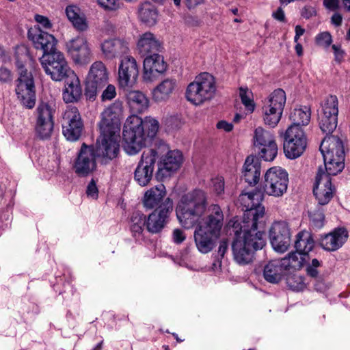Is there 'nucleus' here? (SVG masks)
Wrapping results in <instances>:
<instances>
[{"instance_id": "e2e57ef3", "label": "nucleus", "mask_w": 350, "mask_h": 350, "mask_svg": "<svg viewBox=\"0 0 350 350\" xmlns=\"http://www.w3.org/2000/svg\"><path fill=\"white\" fill-rule=\"evenodd\" d=\"M317 12L315 9L312 6L306 5L301 10V16L304 18L308 19L312 16L316 15Z\"/></svg>"}, {"instance_id": "603ef678", "label": "nucleus", "mask_w": 350, "mask_h": 350, "mask_svg": "<svg viewBox=\"0 0 350 350\" xmlns=\"http://www.w3.org/2000/svg\"><path fill=\"white\" fill-rule=\"evenodd\" d=\"M117 95L116 88L112 84H108L101 94L103 102L109 101L113 99Z\"/></svg>"}, {"instance_id": "dca6fc26", "label": "nucleus", "mask_w": 350, "mask_h": 350, "mask_svg": "<svg viewBox=\"0 0 350 350\" xmlns=\"http://www.w3.org/2000/svg\"><path fill=\"white\" fill-rule=\"evenodd\" d=\"M174 203L167 198L158 208L154 209L146 221V228L152 234L160 232L166 225L169 216L173 211Z\"/></svg>"}, {"instance_id": "8fccbe9b", "label": "nucleus", "mask_w": 350, "mask_h": 350, "mask_svg": "<svg viewBox=\"0 0 350 350\" xmlns=\"http://www.w3.org/2000/svg\"><path fill=\"white\" fill-rule=\"evenodd\" d=\"M273 150L271 152L269 146L260 148L258 150L259 156L266 161H272L278 154V146L276 143L273 144Z\"/></svg>"}, {"instance_id": "ddd939ff", "label": "nucleus", "mask_w": 350, "mask_h": 350, "mask_svg": "<svg viewBox=\"0 0 350 350\" xmlns=\"http://www.w3.org/2000/svg\"><path fill=\"white\" fill-rule=\"evenodd\" d=\"M338 101L336 96H328L321 104L319 113V127L323 133L330 134L338 124Z\"/></svg>"}, {"instance_id": "b1692460", "label": "nucleus", "mask_w": 350, "mask_h": 350, "mask_svg": "<svg viewBox=\"0 0 350 350\" xmlns=\"http://www.w3.org/2000/svg\"><path fill=\"white\" fill-rule=\"evenodd\" d=\"M28 38L33 42L35 48L43 51V54L56 49L55 37L41 30L40 28L29 30Z\"/></svg>"}, {"instance_id": "f03ea898", "label": "nucleus", "mask_w": 350, "mask_h": 350, "mask_svg": "<svg viewBox=\"0 0 350 350\" xmlns=\"http://www.w3.org/2000/svg\"><path fill=\"white\" fill-rule=\"evenodd\" d=\"M99 123L100 135L97 139L98 155L103 158V162L116 158L119 151L118 135L121 120L123 119L122 103L116 100L107 107L101 113Z\"/></svg>"}, {"instance_id": "bf43d9fd", "label": "nucleus", "mask_w": 350, "mask_h": 350, "mask_svg": "<svg viewBox=\"0 0 350 350\" xmlns=\"http://www.w3.org/2000/svg\"><path fill=\"white\" fill-rule=\"evenodd\" d=\"M185 235L182 230L175 229L173 231V240L176 243H181L185 240Z\"/></svg>"}, {"instance_id": "1a4fd4ad", "label": "nucleus", "mask_w": 350, "mask_h": 350, "mask_svg": "<svg viewBox=\"0 0 350 350\" xmlns=\"http://www.w3.org/2000/svg\"><path fill=\"white\" fill-rule=\"evenodd\" d=\"M288 184L287 172L280 167H272L264 175L262 189L264 194L279 198L286 192Z\"/></svg>"}, {"instance_id": "2f4dec72", "label": "nucleus", "mask_w": 350, "mask_h": 350, "mask_svg": "<svg viewBox=\"0 0 350 350\" xmlns=\"http://www.w3.org/2000/svg\"><path fill=\"white\" fill-rule=\"evenodd\" d=\"M126 98L131 108L137 113H142L148 107V100L140 91H129Z\"/></svg>"}, {"instance_id": "c756f323", "label": "nucleus", "mask_w": 350, "mask_h": 350, "mask_svg": "<svg viewBox=\"0 0 350 350\" xmlns=\"http://www.w3.org/2000/svg\"><path fill=\"white\" fill-rule=\"evenodd\" d=\"M177 86L176 80L166 79L156 86L152 91L153 99L157 102L166 100Z\"/></svg>"}, {"instance_id": "338daca9", "label": "nucleus", "mask_w": 350, "mask_h": 350, "mask_svg": "<svg viewBox=\"0 0 350 350\" xmlns=\"http://www.w3.org/2000/svg\"><path fill=\"white\" fill-rule=\"evenodd\" d=\"M272 16L277 21L280 22H285L286 17L284 14V12L282 8H278L276 12H273Z\"/></svg>"}, {"instance_id": "4468645a", "label": "nucleus", "mask_w": 350, "mask_h": 350, "mask_svg": "<svg viewBox=\"0 0 350 350\" xmlns=\"http://www.w3.org/2000/svg\"><path fill=\"white\" fill-rule=\"evenodd\" d=\"M157 157L158 152L152 148L145 150L142 154L134 172V180L139 185L144 187L150 182Z\"/></svg>"}, {"instance_id": "72a5a7b5", "label": "nucleus", "mask_w": 350, "mask_h": 350, "mask_svg": "<svg viewBox=\"0 0 350 350\" xmlns=\"http://www.w3.org/2000/svg\"><path fill=\"white\" fill-rule=\"evenodd\" d=\"M314 246V241L310 232L302 230L297 234L295 241V247L297 252L306 256Z\"/></svg>"}, {"instance_id": "cd10ccee", "label": "nucleus", "mask_w": 350, "mask_h": 350, "mask_svg": "<svg viewBox=\"0 0 350 350\" xmlns=\"http://www.w3.org/2000/svg\"><path fill=\"white\" fill-rule=\"evenodd\" d=\"M242 178L250 186L256 185L260 179V164L254 156H248L242 170Z\"/></svg>"}, {"instance_id": "ea45409f", "label": "nucleus", "mask_w": 350, "mask_h": 350, "mask_svg": "<svg viewBox=\"0 0 350 350\" xmlns=\"http://www.w3.org/2000/svg\"><path fill=\"white\" fill-rule=\"evenodd\" d=\"M83 122L81 116L76 107L68 106L63 113L62 126L70 129V125L76 123Z\"/></svg>"}, {"instance_id": "0eeeda50", "label": "nucleus", "mask_w": 350, "mask_h": 350, "mask_svg": "<svg viewBox=\"0 0 350 350\" xmlns=\"http://www.w3.org/2000/svg\"><path fill=\"white\" fill-rule=\"evenodd\" d=\"M16 66L18 74V78L16 81V94L23 105L28 109H31L36 104V91L33 75L25 68L22 62L17 60Z\"/></svg>"}, {"instance_id": "f704fd0d", "label": "nucleus", "mask_w": 350, "mask_h": 350, "mask_svg": "<svg viewBox=\"0 0 350 350\" xmlns=\"http://www.w3.org/2000/svg\"><path fill=\"white\" fill-rule=\"evenodd\" d=\"M254 145L256 148L259 149L267 146H269L271 152L273 150V144L275 143L274 136L262 127L255 129L254 135Z\"/></svg>"}, {"instance_id": "4d7b16f0", "label": "nucleus", "mask_w": 350, "mask_h": 350, "mask_svg": "<svg viewBox=\"0 0 350 350\" xmlns=\"http://www.w3.org/2000/svg\"><path fill=\"white\" fill-rule=\"evenodd\" d=\"M12 80V75L10 70L6 68H0V81L9 83Z\"/></svg>"}, {"instance_id": "864d4df0", "label": "nucleus", "mask_w": 350, "mask_h": 350, "mask_svg": "<svg viewBox=\"0 0 350 350\" xmlns=\"http://www.w3.org/2000/svg\"><path fill=\"white\" fill-rule=\"evenodd\" d=\"M98 5L107 11H116L120 8L118 0H97Z\"/></svg>"}, {"instance_id": "7ed1b4c3", "label": "nucleus", "mask_w": 350, "mask_h": 350, "mask_svg": "<svg viewBox=\"0 0 350 350\" xmlns=\"http://www.w3.org/2000/svg\"><path fill=\"white\" fill-rule=\"evenodd\" d=\"M159 130V122L150 117L144 120L137 116L132 115L124 125L122 137L123 148L129 154H135L151 141Z\"/></svg>"}, {"instance_id": "9b49d317", "label": "nucleus", "mask_w": 350, "mask_h": 350, "mask_svg": "<svg viewBox=\"0 0 350 350\" xmlns=\"http://www.w3.org/2000/svg\"><path fill=\"white\" fill-rule=\"evenodd\" d=\"M109 72L105 64L101 61L94 62L90 68L86 78L85 95L89 98L96 96L108 83Z\"/></svg>"}, {"instance_id": "a878e982", "label": "nucleus", "mask_w": 350, "mask_h": 350, "mask_svg": "<svg viewBox=\"0 0 350 350\" xmlns=\"http://www.w3.org/2000/svg\"><path fill=\"white\" fill-rule=\"evenodd\" d=\"M65 87L63 91V99L66 103L78 101L82 95V89L79 79L75 72L67 75L65 79Z\"/></svg>"}, {"instance_id": "5fc2aeb1", "label": "nucleus", "mask_w": 350, "mask_h": 350, "mask_svg": "<svg viewBox=\"0 0 350 350\" xmlns=\"http://www.w3.org/2000/svg\"><path fill=\"white\" fill-rule=\"evenodd\" d=\"M332 41V36L328 32L321 33L316 37L317 44L321 46L328 47Z\"/></svg>"}, {"instance_id": "58836bf2", "label": "nucleus", "mask_w": 350, "mask_h": 350, "mask_svg": "<svg viewBox=\"0 0 350 350\" xmlns=\"http://www.w3.org/2000/svg\"><path fill=\"white\" fill-rule=\"evenodd\" d=\"M286 93L280 88L275 90L264 101V103L270 105L277 109L278 111H283L286 103Z\"/></svg>"}, {"instance_id": "052dcab7", "label": "nucleus", "mask_w": 350, "mask_h": 350, "mask_svg": "<svg viewBox=\"0 0 350 350\" xmlns=\"http://www.w3.org/2000/svg\"><path fill=\"white\" fill-rule=\"evenodd\" d=\"M314 285L316 291L319 292H324L328 288V286L325 283L321 277L315 278Z\"/></svg>"}, {"instance_id": "aec40b11", "label": "nucleus", "mask_w": 350, "mask_h": 350, "mask_svg": "<svg viewBox=\"0 0 350 350\" xmlns=\"http://www.w3.org/2000/svg\"><path fill=\"white\" fill-rule=\"evenodd\" d=\"M103 57L108 60L121 58L129 52V43L118 38L107 39L100 45Z\"/></svg>"}, {"instance_id": "774afa93", "label": "nucleus", "mask_w": 350, "mask_h": 350, "mask_svg": "<svg viewBox=\"0 0 350 350\" xmlns=\"http://www.w3.org/2000/svg\"><path fill=\"white\" fill-rule=\"evenodd\" d=\"M332 49L334 50L335 59L337 61H340L343 58L344 51L340 49V46L333 44Z\"/></svg>"}, {"instance_id": "e433bc0d", "label": "nucleus", "mask_w": 350, "mask_h": 350, "mask_svg": "<svg viewBox=\"0 0 350 350\" xmlns=\"http://www.w3.org/2000/svg\"><path fill=\"white\" fill-rule=\"evenodd\" d=\"M66 14L68 20L77 30L83 31L88 29V24L83 16L81 15L79 8L76 5H68L66 8Z\"/></svg>"}, {"instance_id": "393cba45", "label": "nucleus", "mask_w": 350, "mask_h": 350, "mask_svg": "<svg viewBox=\"0 0 350 350\" xmlns=\"http://www.w3.org/2000/svg\"><path fill=\"white\" fill-rule=\"evenodd\" d=\"M166 189L163 184L155 185L145 193L142 198L144 206L147 209L158 208L165 202L166 198Z\"/></svg>"}, {"instance_id": "20e7f679", "label": "nucleus", "mask_w": 350, "mask_h": 350, "mask_svg": "<svg viewBox=\"0 0 350 350\" xmlns=\"http://www.w3.org/2000/svg\"><path fill=\"white\" fill-rule=\"evenodd\" d=\"M224 223V214L217 204L208 208V215L199 223L193 232L196 247L203 254L211 252L216 246Z\"/></svg>"}, {"instance_id": "3c124183", "label": "nucleus", "mask_w": 350, "mask_h": 350, "mask_svg": "<svg viewBox=\"0 0 350 350\" xmlns=\"http://www.w3.org/2000/svg\"><path fill=\"white\" fill-rule=\"evenodd\" d=\"M283 111H275L273 113H263V120L265 124L275 127L280 122Z\"/></svg>"}, {"instance_id": "5701e85b", "label": "nucleus", "mask_w": 350, "mask_h": 350, "mask_svg": "<svg viewBox=\"0 0 350 350\" xmlns=\"http://www.w3.org/2000/svg\"><path fill=\"white\" fill-rule=\"evenodd\" d=\"M321 142L320 150L323 159L332 160L331 158H345L344 145L341 139L335 135H328Z\"/></svg>"}, {"instance_id": "69168bd1", "label": "nucleus", "mask_w": 350, "mask_h": 350, "mask_svg": "<svg viewBox=\"0 0 350 350\" xmlns=\"http://www.w3.org/2000/svg\"><path fill=\"white\" fill-rule=\"evenodd\" d=\"M228 247V243L227 239H222L219 245L218 248V254L220 256L221 258H223L224 256V254H226L227 250Z\"/></svg>"}, {"instance_id": "49530a36", "label": "nucleus", "mask_w": 350, "mask_h": 350, "mask_svg": "<svg viewBox=\"0 0 350 350\" xmlns=\"http://www.w3.org/2000/svg\"><path fill=\"white\" fill-rule=\"evenodd\" d=\"M36 121L53 122V110L48 103H40L36 109Z\"/></svg>"}, {"instance_id": "4c0bfd02", "label": "nucleus", "mask_w": 350, "mask_h": 350, "mask_svg": "<svg viewBox=\"0 0 350 350\" xmlns=\"http://www.w3.org/2000/svg\"><path fill=\"white\" fill-rule=\"evenodd\" d=\"M310 109L307 107L295 109L290 114V120L292 122L291 126L301 128V126L308 124L310 120Z\"/></svg>"}, {"instance_id": "6ab92c4d", "label": "nucleus", "mask_w": 350, "mask_h": 350, "mask_svg": "<svg viewBox=\"0 0 350 350\" xmlns=\"http://www.w3.org/2000/svg\"><path fill=\"white\" fill-rule=\"evenodd\" d=\"M139 67L135 59L127 55L122 59L118 67V81L120 88H131L137 81Z\"/></svg>"}, {"instance_id": "6e6d98bb", "label": "nucleus", "mask_w": 350, "mask_h": 350, "mask_svg": "<svg viewBox=\"0 0 350 350\" xmlns=\"http://www.w3.org/2000/svg\"><path fill=\"white\" fill-rule=\"evenodd\" d=\"M213 188L214 191L219 195L224 191V181L221 177H217L212 180Z\"/></svg>"}, {"instance_id": "09e8293b", "label": "nucleus", "mask_w": 350, "mask_h": 350, "mask_svg": "<svg viewBox=\"0 0 350 350\" xmlns=\"http://www.w3.org/2000/svg\"><path fill=\"white\" fill-rule=\"evenodd\" d=\"M250 94L251 92L248 91L247 88L242 87L239 88V96L242 103L250 112H253L255 108V104L254 100L251 98Z\"/></svg>"}, {"instance_id": "c85d7f7f", "label": "nucleus", "mask_w": 350, "mask_h": 350, "mask_svg": "<svg viewBox=\"0 0 350 350\" xmlns=\"http://www.w3.org/2000/svg\"><path fill=\"white\" fill-rule=\"evenodd\" d=\"M161 44L151 32L143 33L137 42V49L142 56L148 55L159 53L161 50Z\"/></svg>"}, {"instance_id": "c03bdc74", "label": "nucleus", "mask_w": 350, "mask_h": 350, "mask_svg": "<svg viewBox=\"0 0 350 350\" xmlns=\"http://www.w3.org/2000/svg\"><path fill=\"white\" fill-rule=\"evenodd\" d=\"M146 216L141 212H134L131 219V230L134 234H140L146 226Z\"/></svg>"}, {"instance_id": "a211bd4d", "label": "nucleus", "mask_w": 350, "mask_h": 350, "mask_svg": "<svg viewBox=\"0 0 350 350\" xmlns=\"http://www.w3.org/2000/svg\"><path fill=\"white\" fill-rule=\"evenodd\" d=\"M334 191L331 177L325 173L322 167H319L313 188V193L318 201V204L323 206L328 204L333 198Z\"/></svg>"}, {"instance_id": "f8f14e48", "label": "nucleus", "mask_w": 350, "mask_h": 350, "mask_svg": "<svg viewBox=\"0 0 350 350\" xmlns=\"http://www.w3.org/2000/svg\"><path fill=\"white\" fill-rule=\"evenodd\" d=\"M284 152L288 159H296L305 151L307 140L301 128L289 126L284 135Z\"/></svg>"}, {"instance_id": "79ce46f5", "label": "nucleus", "mask_w": 350, "mask_h": 350, "mask_svg": "<svg viewBox=\"0 0 350 350\" xmlns=\"http://www.w3.org/2000/svg\"><path fill=\"white\" fill-rule=\"evenodd\" d=\"M308 216L311 225L316 228H321L324 226L325 215L321 205H316L308 210Z\"/></svg>"}, {"instance_id": "423d86ee", "label": "nucleus", "mask_w": 350, "mask_h": 350, "mask_svg": "<svg viewBox=\"0 0 350 350\" xmlns=\"http://www.w3.org/2000/svg\"><path fill=\"white\" fill-rule=\"evenodd\" d=\"M216 92L214 77L208 73L202 72L196 77L186 90L185 96L189 102L198 105L213 98Z\"/></svg>"}, {"instance_id": "f3484780", "label": "nucleus", "mask_w": 350, "mask_h": 350, "mask_svg": "<svg viewBox=\"0 0 350 350\" xmlns=\"http://www.w3.org/2000/svg\"><path fill=\"white\" fill-rule=\"evenodd\" d=\"M269 235L271 244L275 251L283 253L288 250L291 243V232L287 222H273L269 229Z\"/></svg>"}, {"instance_id": "c9c22d12", "label": "nucleus", "mask_w": 350, "mask_h": 350, "mask_svg": "<svg viewBox=\"0 0 350 350\" xmlns=\"http://www.w3.org/2000/svg\"><path fill=\"white\" fill-rule=\"evenodd\" d=\"M306 257V255L296 251L289 253L280 261L284 270H299L303 267Z\"/></svg>"}, {"instance_id": "473e14b6", "label": "nucleus", "mask_w": 350, "mask_h": 350, "mask_svg": "<svg viewBox=\"0 0 350 350\" xmlns=\"http://www.w3.org/2000/svg\"><path fill=\"white\" fill-rule=\"evenodd\" d=\"M138 14L140 21L148 26L154 25L157 21V9L150 2H144L141 4Z\"/></svg>"}, {"instance_id": "6e6552de", "label": "nucleus", "mask_w": 350, "mask_h": 350, "mask_svg": "<svg viewBox=\"0 0 350 350\" xmlns=\"http://www.w3.org/2000/svg\"><path fill=\"white\" fill-rule=\"evenodd\" d=\"M40 62L45 72L55 81H63L67 75L74 72L63 53L57 49L44 53Z\"/></svg>"}, {"instance_id": "bb28decb", "label": "nucleus", "mask_w": 350, "mask_h": 350, "mask_svg": "<svg viewBox=\"0 0 350 350\" xmlns=\"http://www.w3.org/2000/svg\"><path fill=\"white\" fill-rule=\"evenodd\" d=\"M348 237L346 229L340 228L334 230L332 232L325 234L320 241L321 246L327 251H336L339 249Z\"/></svg>"}, {"instance_id": "f257e3e1", "label": "nucleus", "mask_w": 350, "mask_h": 350, "mask_svg": "<svg viewBox=\"0 0 350 350\" xmlns=\"http://www.w3.org/2000/svg\"><path fill=\"white\" fill-rule=\"evenodd\" d=\"M255 196L253 193H247L241 195L239 198L246 207L240 224L243 236L238 235V231L235 232L237 238L232 244V249L234 260L241 265L252 262L254 252L265 245L263 233L258 230V225L261 222L260 219L263 218L265 208L253 202Z\"/></svg>"}, {"instance_id": "de8ad7c7", "label": "nucleus", "mask_w": 350, "mask_h": 350, "mask_svg": "<svg viewBox=\"0 0 350 350\" xmlns=\"http://www.w3.org/2000/svg\"><path fill=\"white\" fill-rule=\"evenodd\" d=\"M286 283L290 288L296 291H302L306 287L304 278L299 274L288 276Z\"/></svg>"}, {"instance_id": "39448f33", "label": "nucleus", "mask_w": 350, "mask_h": 350, "mask_svg": "<svg viewBox=\"0 0 350 350\" xmlns=\"http://www.w3.org/2000/svg\"><path fill=\"white\" fill-rule=\"evenodd\" d=\"M206 206V194L201 189H195L183 195L176 207L179 223L185 228H191L204 215Z\"/></svg>"}, {"instance_id": "412c9836", "label": "nucleus", "mask_w": 350, "mask_h": 350, "mask_svg": "<svg viewBox=\"0 0 350 350\" xmlns=\"http://www.w3.org/2000/svg\"><path fill=\"white\" fill-rule=\"evenodd\" d=\"M166 69L167 64L159 53L148 55L144 60L143 79L151 82L157 75L163 73Z\"/></svg>"}, {"instance_id": "37998d69", "label": "nucleus", "mask_w": 350, "mask_h": 350, "mask_svg": "<svg viewBox=\"0 0 350 350\" xmlns=\"http://www.w3.org/2000/svg\"><path fill=\"white\" fill-rule=\"evenodd\" d=\"M70 129L66 126H62V133L65 137L72 142H75L81 137L83 130V122L71 124Z\"/></svg>"}, {"instance_id": "a19ab883", "label": "nucleus", "mask_w": 350, "mask_h": 350, "mask_svg": "<svg viewBox=\"0 0 350 350\" xmlns=\"http://www.w3.org/2000/svg\"><path fill=\"white\" fill-rule=\"evenodd\" d=\"M332 160L323 159L325 171L329 177L336 176L341 172L345 167V158H331Z\"/></svg>"}, {"instance_id": "7c9ffc66", "label": "nucleus", "mask_w": 350, "mask_h": 350, "mask_svg": "<svg viewBox=\"0 0 350 350\" xmlns=\"http://www.w3.org/2000/svg\"><path fill=\"white\" fill-rule=\"evenodd\" d=\"M283 271L279 260H271L264 267L263 276L268 282L278 283L282 280Z\"/></svg>"}, {"instance_id": "0e129e2a", "label": "nucleus", "mask_w": 350, "mask_h": 350, "mask_svg": "<svg viewBox=\"0 0 350 350\" xmlns=\"http://www.w3.org/2000/svg\"><path fill=\"white\" fill-rule=\"evenodd\" d=\"M217 129L224 130L226 132H230L233 129V124L225 120L219 121L216 125Z\"/></svg>"}, {"instance_id": "9d476101", "label": "nucleus", "mask_w": 350, "mask_h": 350, "mask_svg": "<svg viewBox=\"0 0 350 350\" xmlns=\"http://www.w3.org/2000/svg\"><path fill=\"white\" fill-rule=\"evenodd\" d=\"M98 145L96 142V148L93 146H88L85 143L81 145L73 165V170L78 176H87L96 170V157L103 164H107L110 161L104 163L103 158L98 155Z\"/></svg>"}, {"instance_id": "4be33fe9", "label": "nucleus", "mask_w": 350, "mask_h": 350, "mask_svg": "<svg viewBox=\"0 0 350 350\" xmlns=\"http://www.w3.org/2000/svg\"><path fill=\"white\" fill-rule=\"evenodd\" d=\"M183 156L179 150H170L158 165L156 174L157 179H163L171 176L180 166Z\"/></svg>"}, {"instance_id": "2eb2a0df", "label": "nucleus", "mask_w": 350, "mask_h": 350, "mask_svg": "<svg viewBox=\"0 0 350 350\" xmlns=\"http://www.w3.org/2000/svg\"><path fill=\"white\" fill-rule=\"evenodd\" d=\"M68 55L76 64H87L91 61L92 53L86 37L78 36L66 43Z\"/></svg>"}, {"instance_id": "a18cd8bd", "label": "nucleus", "mask_w": 350, "mask_h": 350, "mask_svg": "<svg viewBox=\"0 0 350 350\" xmlns=\"http://www.w3.org/2000/svg\"><path fill=\"white\" fill-rule=\"evenodd\" d=\"M54 122L46 121H36V133L41 139H46L51 137L53 131Z\"/></svg>"}, {"instance_id": "13d9d810", "label": "nucleus", "mask_w": 350, "mask_h": 350, "mask_svg": "<svg viewBox=\"0 0 350 350\" xmlns=\"http://www.w3.org/2000/svg\"><path fill=\"white\" fill-rule=\"evenodd\" d=\"M86 193L88 196L92 198H96L98 197V189L96 183L93 179L88 185Z\"/></svg>"}, {"instance_id": "680f3d73", "label": "nucleus", "mask_w": 350, "mask_h": 350, "mask_svg": "<svg viewBox=\"0 0 350 350\" xmlns=\"http://www.w3.org/2000/svg\"><path fill=\"white\" fill-rule=\"evenodd\" d=\"M35 20L45 29H50L51 23L48 18L42 15H36Z\"/></svg>"}]
</instances>
